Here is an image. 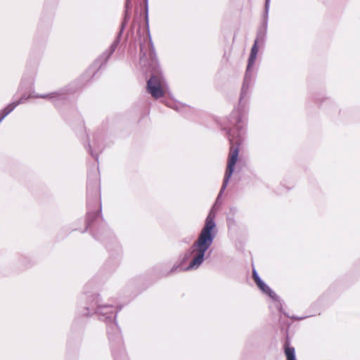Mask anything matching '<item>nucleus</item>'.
Here are the masks:
<instances>
[{
	"label": "nucleus",
	"mask_w": 360,
	"mask_h": 360,
	"mask_svg": "<svg viewBox=\"0 0 360 360\" xmlns=\"http://www.w3.org/2000/svg\"><path fill=\"white\" fill-rule=\"evenodd\" d=\"M253 277L259 288L265 293L268 294L271 297L274 298L275 294L269 289V288L259 278L257 273L253 271Z\"/></svg>",
	"instance_id": "obj_4"
},
{
	"label": "nucleus",
	"mask_w": 360,
	"mask_h": 360,
	"mask_svg": "<svg viewBox=\"0 0 360 360\" xmlns=\"http://www.w3.org/2000/svg\"><path fill=\"white\" fill-rule=\"evenodd\" d=\"M257 51H258V48L257 46V41H255V44L253 45V46L252 48V51H251V54H250V57L249 59V63L248 65V70L250 68V66L253 64V63L256 58Z\"/></svg>",
	"instance_id": "obj_5"
},
{
	"label": "nucleus",
	"mask_w": 360,
	"mask_h": 360,
	"mask_svg": "<svg viewBox=\"0 0 360 360\" xmlns=\"http://www.w3.org/2000/svg\"><path fill=\"white\" fill-rule=\"evenodd\" d=\"M238 148H231V151L229 153V159H228V165H227V169L225 174V179L224 182L223 184V188H224L231 177L233 172L234 165L236 163L238 160Z\"/></svg>",
	"instance_id": "obj_3"
},
{
	"label": "nucleus",
	"mask_w": 360,
	"mask_h": 360,
	"mask_svg": "<svg viewBox=\"0 0 360 360\" xmlns=\"http://www.w3.org/2000/svg\"><path fill=\"white\" fill-rule=\"evenodd\" d=\"M285 353L287 360H296L294 348L286 347Z\"/></svg>",
	"instance_id": "obj_6"
},
{
	"label": "nucleus",
	"mask_w": 360,
	"mask_h": 360,
	"mask_svg": "<svg viewBox=\"0 0 360 360\" xmlns=\"http://www.w3.org/2000/svg\"><path fill=\"white\" fill-rule=\"evenodd\" d=\"M216 232L217 229L214 221V215L211 212L207 216L205 226L201 230L198 240L193 245L191 252L188 255H186L182 260V262H184L187 260L188 257H191V261L189 265L184 267L181 264L180 268L181 270L188 271L195 269L200 266L204 260L205 252L212 243Z\"/></svg>",
	"instance_id": "obj_1"
},
{
	"label": "nucleus",
	"mask_w": 360,
	"mask_h": 360,
	"mask_svg": "<svg viewBox=\"0 0 360 360\" xmlns=\"http://www.w3.org/2000/svg\"><path fill=\"white\" fill-rule=\"evenodd\" d=\"M148 91L155 98H159L165 95L167 86L162 78L160 76H153L148 81Z\"/></svg>",
	"instance_id": "obj_2"
}]
</instances>
